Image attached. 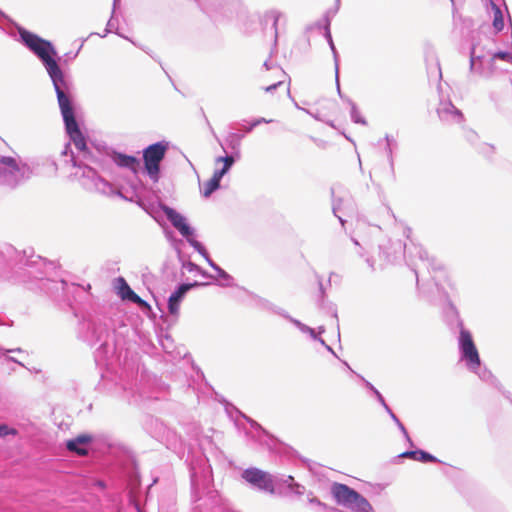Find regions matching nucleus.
Here are the masks:
<instances>
[{
    "instance_id": "obj_1",
    "label": "nucleus",
    "mask_w": 512,
    "mask_h": 512,
    "mask_svg": "<svg viewBox=\"0 0 512 512\" xmlns=\"http://www.w3.org/2000/svg\"><path fill=\"white\" fill-rule=\"evenodd\" d=\"M331 493L337 504L347 507L353 512H374L366 498L345 484L334 483Z\"/></svg>"
},
{
    "instance_id": "obj_2",
    "label": "nucleus",
    "mask_w": 512,
    "mask_h": 512,
    "mask_svg": "<svg viewBox=\"0 0 512 512\" xmlns=\"http://www.w3.org/2000/svg\"><path fill=\"white\" fill-rule=\"evenodd\" d=\"M57 99L64 119L67 133L69 134L77 149L86 150V141L75 119L73 107L69 96L66 94L65 91L58 90Z\"/></svg>"
},
{
    "instance_id": "obj_3",
    "label": "nucleus",
    "mask_w": 512,
    "mask_h": 512,
    "mask_svg": "<svg viewBox=\"0 0 512 512\" xmlns=\"http://www.w3.org/2000/svg\"><path fill=\"white\" fill-rule=\"evenodd\" d=\"M44 63L58 94V90L64 91V77L63 73L58 66L57 62L53 59V55L56 54L50 42L43 39L42 44H37L31 49Z\"/></svg>"
},
{
    "instance_id": "obj_4",
    "label": "nucleus",
    "mask_w": 512,
    "mask_h": 512,
    "mask_svg": "<svg viewBox=\"0 0 512 512\" xmlns=\"http://www.w3.org/2000/svg\"><path fill=\"white\" fill-rule=\"evenodd\" d=\"M167 151V145L157 142L149 145L143 151L144 166L147 174L157 180L160 172V163L164 159Z\"/></svg>"
},
{
    "instance_id": "obj_5",
    "label": "nucleus",
    "mask_w": 512,
    "mask_h": 512,
    "mask_svg": "<svg viewBox=\"0 0 512 512\" xmlns=\"http://www.w3.org/2000/svg\"><path fill=\"white\" fill-rule=\"evenodd\" d=\"M242 478L260 490L270 494L275 493L273 478L269 473L265 471H262L258 468H248L243 471Z\"/></svg>"
},
{
    "instance_id": "obj_6",
    "label": "nucleus",
    "mask_w": 512,
    "mask_h": 512,
    "mask_svg": "<svg viewBox=\"0 0 512 512\" xmlns=\"http://www.w3.org/2000/svg\"><path fill=\"white\" fill-rule=\"evenodd\" d=\"M459 343L463 358L472 369H477L481 363L480 357L472 335L468 330L461 329Z\"/></svg>"
},
{
    "instance_id": "obj_7",
    "label": "nucleus",
    "mask_w": 512,
    "mask_h": 512,
    "mask_svg": "<svg viewBox=\"0 0 512 512\" xmlns=\"http://www.w3.org/2000/svg\"><path fill=\"white\" fill-rule=\"evenodd\" d=\"M437 114L446 127L462 126L465 123L463 113L451 102L441 103L437 109Z\"/></svg>"
},
{
    "instance_id": "obj_8",
    "label": "nucleus",
    "mask_w": 512,
    "mask_h": 512,
    "mask_svg": "<svg viewBox=\"0 0 512 512\" xmlns=\"http://www.w3.org/2000/svg\"><path fill=\"white\" fill-rule=\"evenodd\" d=\"M93 442V436L87 433L80 434L66 442V448L78 456H86L89 453V446Z\"/></svg>"
},
{
    "instance_id": "obj_9",
    "label": "nucleus",
    "mask_w": 512,
    "mask_h": 512,
    "mask_svg": "<svg viewBox=\"0 0 512 512\" xmlns=\"http://www.w3.org/2000/svg\"><path fill=\"white\" fill-rule=\"evenodd\" d=\"M163 212L182 236L189 237L192 235V230L183 215L178 213L175 209L167 206L163 208Z\"/></svg>"
},
{
    "instance_id": "obj_10",
    "label": "nucleus",
    "mask_w": 512,
    "mask_h": 512,
    "mask_svg": "<svg viewBox=\"0 0 512 512\" xmlns=\"http://www.w3.org/2000/svg\"><path fill=\"white\" fill-rule=\"evenodd\" d=\"M198 283L195 282L193 284H182L179 286L177 291H175L168 300V310L170 314L177 315L179 313L180 302L185 296V294L194 286H197Z\"/></svg>"
},
{
    "instance_id": "obj_11",
    "label": "nucleus",
    "mask_w": 512,
    "mask_h": 512,
    "mask_svg": "<svg viewBox=\"0 0 512 512\" xmlns=\"http://www.w3.org/2000/svg\"><path fill=\"white\" fill-rule=\"evenodd\" d=\"M118 294L123 300H129L133 303L138 304L140 307H149L147 302L141 299L127 284L126 280L123 277L118 278Z\"/></svg>"
},
{
    "instance_id": "obj_12",
    "label": "nucleus",
    "mask_w": 512,
    "mask_h": 512,
    "mask_svg": "<svg viewBox=\"0 0 512 512\" xmlns=\"http://www.w3.org/2000/svg\"><path fill=\"white\" fill-rule=\"evenodd\" d=\"M113 159L118 166L128 168L133 173H137L140 168V161L134 156L116 153Z\"/></svg>"
},
{
    "instance_id": "obj_13",
    "label": "nucleus",
    "mask_w": 512,
    "mask_h": 512,
    "mask_svg": "<svg viewBox=\"0 0 512 512\" xmlns=\"http://www.w3.org/2000/svg\"><path fill=\"white\" fill-rule=\"evenodd\" d=\"M20 172V166L13 157H1L0 158V176L6 173L15 174Z\"/></svg>"
},
{
    "instance_id": "obj_14",
    "label": "nucleus",
    "mask_w": 512,
    "mask_h": 512,
    "mask_svg": "<svg viewBox=\"0 0 512 512\" xmlns=\"http://www.w3.org/2000/svg\"><path fill=\"white\" fill-rule=\"evenodd\" d=\"M222 177L223 176H221V173H218L215 171L212 178L210 180H208L206 183H204L203 189H202V195L207 198L215 190H217L220 186V180Z\"/></svg>"
},
{
    "instance_id": "obj_15",
    "label": "nucleus",
    "mask_w": 512,
    "mask_h": 512,
    "mask_svg": "<svg viewBox=\"0 0 512 512\" xmlns=\"http://www.w3.org/2000/svg\"><path fill=\"white\" fill-rule=\"evenodd\" d=\"M401 457L412 458L421 462H436L437 459L433 455L425 451H407L401 454Z\"/></svg>"
},
{
    "instance_id": "obj_16",
    "label": "nucleus",
    "mask_w": 512,
    "mask_h": 512,
    "mask_svg": "<svg viewBox=\"0 0 512 512\" xmlns=\"http://www.w3.org/2000/svg\"><path fill=\"white\" fill-rule=\"evenodd\" d=\"M20 36L24 43L30 48L33 49L37 44H42L43 39L40 38L38 35L29 32L27 30L20 31Z\"/></svg>"
},
{
    "instance_id": "obj_17",
    "label": "nucleus",
    "mask_w": 512,
    "mask_h": 512,
    "mask_svg": "<svg viewBox=\"0 0 512 512\" xmlns=\"http://www.w3.org/2000/svg\"><path fill=\"white\" fill-rule=\"evenodd\" d=\"M266 92H278L277 99L284 96L287 92V87L283 81H277L275 83L268 84L264 87Z\"/></svg>"
},
{
    "instance_id": "obj_18",
    "label": "nucleus",
    "mask_w": 512,
    "mask_h": 512,
    "mask_svg": "<svg viewBox=\"0 0 512 512\" xmlns=\"http://www.w3.org/2000/svg\"><path fill=\"white\" fill-rule=\"evenodd\" d=\"M492 8H493V12H494V15H493V27L495 28V30L497 32H499L504 27L503 15H502V12L499 9V7L496 6L495 4H492Z\"/></svg>"
},
{
    "instance_id": "obj_19",
    "label": "nucleus",
    "mask_w": 512,
    "mask_h": 512,
    "mask_svg": "<svg viewBox=\"0 0 512 512\" xmlns=\"http://www.w3.org/2000/svg\"><path fill=\"white\" fill-rule=\"evenodd\" d=\"M217 161L223 162L224 166L221 170H216V172L221 173V176H224V174L230 169V167L234 163V158L232 156L220 157L217 159Z\"/></svg>"
},
{
    "instance_id": "obj_20",
    "label": "nucleus",
    "mask_w": 512,
    "mask_h": 512,
    "mask_svg": "<svg viewBox=\"0 0 512 512\" xmlns=\"http://www.w3.org/2000/svg\"><path fill=\"white\" fill-rule=\"evenodd\" d=\"M496 60L512 62V54L509 52H497L492 56L491 63L493 64Z\"/></svg>"
},
{
    "instance_id": "obj_21",
    "label": "nucleus",
    "mask_w": 512,
    "mask_h": 512,
    "mask_svg": "<svg viewBox=\"0 0 512 512\" xmlns=\"http://www.w3.org/2000/svg\"><path fill=\"white\" fill-rule=\"evenodd\" d=\"M8 434H16V430L15 429H11L9 430L8 426L7 425H0V436H5V435H8Z\"/></svg>"
},
{
    "instance_id": "obj_22",
    "label": "nucleus",
    "mask_w": 512,
    "mask_h": 512,
    "mask_svg": "<svg viewBox=\"0 0 512 512\" xmlns=\"http://www.w3.org/2000/svg\"><path fill=\"white\" fill-rule=\"evenodd\" d=\"M493 149V146L484 143L481 145L479 153L483 154L484 156H487L489 152L493 151Z\"/></svg>"
},
{
    "instance_id": "obj_23",
    "label": "nucleus",
    "mask_w": 512,
    "mask_h": 512,
    "mask_svg": "<svg viewBox=\"0 0 512 512\" xmlns=\"http://www.w3.org/2000/svg\"><path fill=\"white\" fill-rule=\"evenodd\" d=\"M476 136L477 134L474 130H469L468 141L472 142V138H475Z\"/></svg>"
},
{
    "instance_id": "obj_24",
    "label": "nucleus",
    "mask_w": 512,
    "mask_h": 512,
    "mask_svg": "<svg viewBox=\"0 0 512 512\" xmlns=\"http://www.w3.org/2000/svg\"><path fill=\"white\" fill-rule=\"evenodd\" d=\"M474 53H475V52H474V48H473V49H472V52H471V59H472V60H473V58H474Z\"/></svg>"
}]
</instances>
